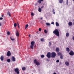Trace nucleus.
Segmentation results:
<instances>
[{
	"instance_id": "c85d7f7f",
	"label": "nucleus",
	"mask_w": 74,
	"mask_h": 74,
	"mask_svg": "<svg viewBox=\"0 0 74 74\" xmlns=\"http://www.w3.org/2000/svg\"><path fill=\"white\" fill-rule=\"evenodd\" d=\"M7 34L8 35H10V32H7Z\"/></svg>"
},
{
	"instance_id": "9b49d317",
	"label": "nucleus",
	"mask_w": 74,
	"mask_h": 74,
	"mask_svg": "<svg viewBox=\"0 0 74 74\" xmlns=\"http://www.w3.org/2000/svg\"><path fill=\"white\" fill-rule=\"evenodd\" d=\"M65 64L66 65V66H69L70 65V64H69V62L67 61H66L65 62Z\"/></svg>"
},
{
	"instance_id": "7ed1b4c3",
	"label": "nucleus",
	"mask_w": 74,
	"mask_h": 74,
	"mask_svg": "<svg viewBox=\"0 0 74 74\" xmlns=\"http://www.w3.org/2000/svg\"><path fill=\"white\" fill-rule=\"evenodd\" d=\"M35 44V42L34 41H32L31 42V45L30 46V47L31 49H33V47H34V44Z\"/></svg>"
},
{
	"instance_id": "72a5a7b5",
	"label": "nucleus",
	"mask_w": 74,
	"mask_h": 74,
	"mask_svg": "<svg viewBox=\"0 0 74 74\" xmlns=\"http://www.w3.org/2000/svg\"><path fill=\"white\" fill-rule=\"evenodd\" d=\"M49 46H51V42H49Z\"/></svg>"
},
{
	"instance_id": "20e7f679",
	"label": "nucleus",
	"mask_w": 74,
	"mask_h": 74,
	"mask_svg": "<svg viewBox=\"0 0 74 74\" xmlns=\"http://www.w3.org/2000/svg\"><path fill=\"white\" fill-rule=\"evenodd\" d=\"M34 62L35 64H36L37 66H39V65H40V63L38 62V61H37V60L36 59H35L34 60Z\"/></svg>"
},
{
	"instance_id": "4d7b16f0",
	"label": "nucleus",
	"mask_w": 74,
	"mask_h": 74,
	"mask_svg": "<svg viewBox=\"0 0 74 74\" xmlns=\"http://www.w3.org/2000/svg\"><path fill=\"white\" fill-rule=\"evenodd\" d=\"M47 60L48 61H49L48 60Z\"/></svg>"
},
{
	"instance_id": "aec40b11",
	"label": "nucleus",
	"mask_w": 74,
	"mask_h": 74,
	"mask_svg": "<svg viewBox=\"0 0 74 74\" xmlns=\"http://www.w3.org/2000/svg\"><path fill=\"white\" fill-rule=\"evenodd\" d=\"M66 37H69V33L67 32L66 34Z\"/></svg>"
},
{
	"instance_id": "c03bdc74",
	"label": "nucleus",
	"mask_w": 74,
	"mask_h": 74,
	"mask_svg": "<svg viewBox=\"0 0 74 74\" xmlns=\"http://www.w3.org/2000/svg\"><path fill=\"white\" fill-rule=\"evenodd\" d=\"M8 15H9V16H11V14H8Z\"/></svg>"
},
{
	"instance_id": "a19ab883",
	"label": "nucleus",
	"mask_w": 74,
	"mask_h": 74,
	"mask_svg": "<svg viewBox=\"0 0 74 74\" xmlns=\"http://www.w3.org/2000/svg\"><path fill=\"white\" fill-rule=\"evenodd\" d=\"M44 7V6H42V7H41V8L42 9Z\"/></svg>"
},
{
	"instance_id": "f03ea898",
	"label": "nucleus",
	"mask_w": 74,
	"mask_h": 74,
	"mask_svg": "<svg viewBox=\"0 0 74 74\" xmlns=\"http://www.w3.org/2000/svg\"><path fill=\"white\" fill-rule=\"evenodd\" d=\"M51 58H55L56 57V53L55 52H53L51 53Z\"/></svg>"
},
{
	"instance_id": "5fc2aeb1",
	"label": "nucleus",
	"mask_w": 74,
	"mask_h": 74,
	"mask_svg": "<svg viewBox=\"0 0 74 74\" xmlns=\"http://www.w3.org/2000/svg\"><path fill=\"white\" fill-rule=\"evenodd\" d=\"M1 26V23L0 22V26Z\"/></svg>"
},
{
	"instance_id": "f704fd0d",
	"label": "nucleus",
	"mask_w": 74,
	"mask_h": 74,
	"mask_svg": "<svg viewBox=\"0 0 74 74\" xmlns=\"http://www.w3.org/2000/svg\"><path fill=\"white\" fill-rule=\"evenodd\" d=\"M56 62L57 63H58V62H59V60H56Z\"/></svg>"
},
{
	"instance_id": "6e6d98bb",
	"label": "nucleus",
	"mask_w": 74,
	"mask_h": 74,
	"mask_svg": "<svg viewBox=\"0 0 74 74\" xmlns=\"http://www.w3.org/2000/svg\"><path fill=\"white\" fill-rule=\"evenodd\" d=\"M41 1H43L44 0H40Z\"/></svg>"
},
{
	"instance_id": "603ef678",
	"label": "nucleus",
	"mask_w": 74,
	"mask_h": 74,
	"mask_svg": "<svg viewBox=\"0 0 74 74\" xmlns=\"http://www.w3.org/2000/svg\"><path fill=\"white\" fill-rule=\"evenodd\" d=\"M42 19V17L40 18L41 20V19Z\"/></svg>"
},
{
	"instance_id": "412c9836",
	"label": "nucleus",
	"mask_w": 74,
	"mask_h": 74,
	"mask_svg": "<svg viewBox=\"0 0 74 74\" xmlns=\"http://www.w3.org/2000/svg\"><path fill=\"white\" fill-rule=\"evenodd\" d=\"M46 25L47 26H50L51 25V24H50V23H46Z\"/></svg>"
},
{
	"instance_id": "4468645a",
	"label": "nucleus",
	"mask_w": 74,
	"mask_h": 74,
	"mask_svg": "<svg viewBox=\"0 0 74 74\" xmlns=\"http://www.w3.org/2000/svg\"><path fill=\"white\" fill-rule=\"evenodd\" d=\"M73 24V23L71 22H69L68 24L69 26H71Z\"/></svg>"
},
{
	"instance_id": "864d4df0",
	"label": "nucleus",
	"mask_w": 74,
	"mask_h": 74,
	"mask_svg": "<svg viewBox=\"0 0 74 74\" xmlns=\"http://www.w3.org/2000/svg\"><path fill=\"white\" fill-rule=\"evenodd\" d=\"M18 28H19V25H18Z\"/></svg>"
},
{
	"instance_id": "39448f33",
	"label": "nucleus",
	"mask_w": 74,
	"mask_h": 74,
	"mask_svg": "<svg viewBox=\"0 0 74 74\" xmlns=\"http://www.w3.org/2000/svg\"><path fill=\"white\" fill-rule=\"evenodd\" d=\"M51 53L50 52H49L47 53V55H46L47 57L48 58H50L51 57Z\"/></svg>"
},
{
	"instance_id": "a211bd4d",
	"label": "nucleus",
	"mask_w": 74,
	"mask_h": 74,
	"mask_svg": "<svg viewBox=\"0 0 74 74\" xmlns=\"http://www.w3.org/2000/svg\"><path fill=\"white\" fill-rule=\"evenodd\" d=\"M56 26H59V23L58 22H56Z\"/></svg>"
},
{
	"instance_id": "09e8293b",
	"label": "nucleus",
	"mask_w": 74,
	"mask_h": 74,
	"mask_svg": "<svg viewBox=\"0 0 74 74\" xmlns=\"http://www.w3.org/2000/svg\"><path fill=\"white\" fill-rule=\"evenodd\" d=\"M53 74H56V73L55 72V73H54Z\"/></svg>"
},
{
	"instance_id": "e433bc0d",
	"label": "nucleus",
	"mask_w": 74,
	"mask_h": 74,
	"mask_svg": "<svg viewBox=\"0 0 74 74\" xmlns=\"http://www.w3.org/2000/svg\"><path fill=\"white\" fill-rule=\"evenodd\" d=\"M60 58L61 59H63V56H61L60 57Z\"/></svg>"
},
{
	"instance_id": "8fccbe9b",
	"label": "nucleus",
	"mask_w": 74,
	"mask_h": 74,
	"mask_svg": "<svg viewBox=\"0 0 74 74\" xmlns=\"http://www.w3.org/2000/svg\"><path fill=\"white\" fill-rule=\"evenodd\" d=\"M29 37H30V34L29 35Z\"/></svg>"
},
{
	"instance_id": "2f4dec72",
	"label": "nucleus",
	"mask_w": 74,
	"mask_h": 74,
	"mask_svg": "<svg viewBox=\"0 0 74 74\" xmlns=\"http://www.w3.org/2000/svg\"><path fill=\"white\" fill-rule=\"evenodd\" d=\"M41 58H44V55H42L41 56Z\"/></svg>"
},
{
	"instance_id": "f8f14e48",
	"label": "nucleus",
	"mask_w": 74,
	"mask_h": 74,
	"mask_svg": "<svg viewBox=\"0 0 74 74\" xmlns=\"http://www.w3.org/2000/svg\"><path fill=\"white\" fill-rule=\"evenodd\" d=\"M12 59V61H13L14 62L15 61V57H14L13 56Z\"/></svg>"
},
{
	"instance_id": "0eeeda50",
	"label": "nucleus",
	"mask_w": 74,
	"mask_h": 74,
	"mask_svg": "<svg viewBox=\"0 0 74 74\" xmlns=\"http://www.w3.org/2000/svg\"><path fill=\"white\" fill-rule=\"evenodd\" d=\"M69 54L70 56H73L74 55V53L73 51H70V52L69 53Z\"/></svg>"
},
{
	"instance_id": "de8ad7c7",
	"label": "nucleus",
	"mask_w": 74,
	"mask_h": 74,
	"mask_svg": "<svg viewBox=\"0 0 74 74\" xmlns=\"http://www.w3.org/2000/svg\"><path fill=\"white\" fill-rule=\"evenodd\" d=\"M53 12H54V11H55V10L53 9Z\"/></svg>"
},
{
	"instance_id": "2eb2a0df",
	"label": "nucleus",
	"mask_w": 74,
	"mask_h": 74,
	"mask_svg": "<svg viewBox=\"0 0 74 74\" xmlns=\"http://www.w3.org/2000/svg\"><path fill=\"white\" fill-rule=\"evenodd\" d=\"M56 52H59V49L58 48H56Z\"/></svg>"
},
{
	"instance_id": "6e6552de",
	"label": "nucleus",
	"mask_w": 74,
	"mask_h": 74,
	"mask_svg": "<svg viewBox=\"0 0 74 74\" xmlns=\"http://www.w3.org/2000/svg\"><path fill=\"white\" fill-rule=\"evenodd\" d=\"M7 55L8 56H10L11 55V53L10 52V51H8L7 53Z\"/></svg>"
},
{
	"instance_id": "c756f323",
	"label": "nucleus",
	"mask_w": 74,
	"mask_h": 74,
	"mask_svg": "<svg viewBox=\"0 0 74 74\" xmlns=\"http://www.w3.org/2000/svg\"><path fill=\"white\" fill-rule=\"evenodd\" d=\"M66 4L67 5H68V4H69V1H68V0H66Z\"/></svg>"
},
{
	"instance_id": "423d86ee",
	"label": "nucleus",
	"mask_w": 74,
	"mask_h": 74,
	"mask_svg": "<svg viewBox=\"0 0 74 74\" xmlns=\"http://www.w3.org/2000/svg\"><path fill=\"white\" fill-rule=\"evenodd\" d=\"M14 71L17 74H19V69L18 68H16L14 70Z\"/></svg>"
},
{
	"instance_id": "4c0bfd02",
	"label": "nucleus",
	"mask_w": 74,
	"mask_h": 74,
	"mask_svg": "<svg viewBox=\"0 0 74 74\" xmlns=\"http://www.w3.org/2000/svg\"><path fill=\"white\" fill-rule=\"evenodd\" d=\"M3 18L2 17H0V20H2L3 19Z\"/></svg>"
},
{
	"instance_id": "7c9ffc66",
	"label": "nucleus",
	"mask_w": 74,
	"mask_h": 74,
	"mask_svg": "<svg viewBox=\"0 0 74 74\" xmlns=\"http://www.w3.org/2000/svg\"><path fill=\"white\" fill-rule=\"evenodd\" d=\"M10 38L11 40H12V41H14V40H15V39H12L11 37H10Z\"/></svg>"
},
{
	"instance_id": "3c124183",
	"label": "nucleus",
	"mask_w": 74,
	"mask_h": 74,
	"mask_svg": "<svg viewBox=\"0 0 74 74\" xmlns=\"http://www.w3.org/2000/svg\"><path fill=\"white\" fill-rule=\"evenodd\" d=\"M59 64H59L60 65L61 64V62H60V63H59Z\"/></svg>"
},
{
	"instance_id": "dca6fc26",
	"label": "nucleus",
	"mask_w": 74,
	"mask_h": 74,
	"mask_svg": "<svg viewBox=\"0 0 74 74\" xmlns=\"http://www.w3.org/2000/svg\"><path fill=\"white\" fill-rule=\"evenodd\" d=\"M22 70L23 71H25V70H26V68L25 67H23L22 68Z\"/></svg>"
},
{
	"instance_id": "ddd939ff",
	"label": "nucleus",
	"mask_w": 74,
	"mask_h": 74,
	"mask_svg": "<svg viewBox=\"0 0 74 74\" xmlns=\"http://www.w3.org/2000/svg\"><path fill=\"white\" fill-rule=\"evenodd\" d=\"M66 51L68 52H70V49L68 47H67L66 48Z\"/></svg>"
},
{
	"instance_id": "cd10ccee",
	"label": "nucleus",
	"mask_w": 74,
	"mask_h": 74,
	"mask_svg": "<svg viewBox=\"0 0 74 74\" xmlns=\"http://www.w3.org/2000/svg\"><path fill=\"white\" fill-rule=\"evenodd\" d=\"M16 26H17V24H16V23H15L14 24V26L15 27H16Z\"/></svg>"
},
{
	"instance_id": "a18cd8bd",
	"label": "nucleus",
	"mask_w": 74,
	"mask_h": 74,
	"mask_svg": "<svg viewBox=\"0 0 74 74\" xmlns=\"http://www.w3.org/2000/svg\"><path fill=\"white\" fill-rule=\"evenodd\" d=\"M73 40H74V36H73Z\"/></svg>"
},
{
	"instance_id": "a878e982",
	"label": "nucleus",
	"mask_w": 74,
	"mask_h": 74,
	"mask_svg": "<svg viewBox=\"0 0 74 74\" xmlns=\"http://www.w3.org/2000/svg\"><path fill=\"white\" fill-rule=\"evenodd\" d=\"M44 32L45 33H47V30L46 29H45L44 30Z\"/></svg>"
},
{
	"instance_id": "5701e85b",
	"label": "nucleus",
	"mask_w": 74,
	"mask_h": 74,
	"mask_svg": "<svg viewBox=\"0 0 74 74\" xmlns=\"http://www.w3.org/2000/svg\"><path fill=\"white\" fill-rule=\"evenodd\" d=\"M59 3H62L63 2V0H59Z\"/></svg>"
},
{
	"instance_id": "b1692460",
	"label": "nucleus",
	"mask_w": 74,
	"mask_h": 74,
	"mask_svg": "<svg viewBox=\"0 0 74 74\" xmlns=\"http://www.w3.org/2000/svg\"><path fill=\"white\" fill-rule=\"evenodd\" d=\"M58 56H60L61 55V53L60 52H59L57 53Z\"/></svg>"
},
{
	"instance_id": "473e14b6",
	"label": "nucleus",
	"mask_w": 74,
	"mask_h": 74,
	"mask_svg": "<svg viewBox=\"0 0 74 74\" xmlns=\"http://www.w3.org/2000/svg\"><path fill=\"white\" fill-rule=\"evenodd\" d=\"M31 15L32 16H34V14L32 12L31 13Z\"/></svg>"
},
{
	"instance_id": "4be33fe9",
	"label": "nucleus",
	"mask_w": 74,
	"mask_h": 74,
	"mask_svg": "<svg viewBox=\"0 0 74 74\" xmlns=\"http://www.w3.org/2000/svg\"><path fill=\"white\" fill-rule=\"evenodd\" d=\"M7 62H10V61H11V60H10V59H8L7 60Z\"/></svg>"
},
{
	"instance_id": "c9c22d12",
	"label": "nucleus",
	"mask_w": 74,
	"mask_h": 74,
	"mask_svg": "<svg viewBox=\"0 0 74 74\" xmlns=\"http://www.w3.org/2000/svg\"><path fill=\"white\" fill-rule=\"evenodd\" d=\"M41 31V28H40L39 29V32H40V31Z\"/></svg>"
},
{
	"instance_id": "1a4fd4ad",
	"label": "nucleus",
	"mask_w": 74,
	"mask_h": 74,
	"mask_svg": "<svg viewBox=\"0 0 74 74\" xmlns=\"http://www.w3.org/2000/svg\"><path fill=\"white\" fill-rule=\"evenodd\" d=\"M0 59L1 61H3L4 60V56H1Z\"/></svg>"
},
{
	"instance_id": "37998d69",
	"label": "nucleus",
	"mask_w": 74,
	"mask_h": 74,
	"mask_svg": "<svg viewBox=\"0 0 74 74\" xmlns=\"http://www.w3.org/2000/svg\"><path fill=\"white\" fill-rule=\"evenodd\" d=\"M3 16H4V14H3L1 15L2 17H3Z\"/></svg>"
},
{
	"instance_id": "393cba45",
	"label": "nucleus",
	"mask_w": 74,
	"mask_h": 74,
	"mask_svg": "<svg viewBox=\"0 0 74 74\" xmlns=\"http://www.w3.org/2000/svg\"><path fill=\"white\" fill-rule=\"evenodd\" d=\"M28 27V24H27L26 26H25V29H26Z\"/></svg>"
},
{
	"instance_id": "bb28decb",
	"label": "nucleus",
	"mask_w": 74,
	"mask_h": 74,
	"mask_svg": "<svg viewBox=\"0 0 74 74\" xmlns=\"http://www.w3.org/2000/svg\"><path fill=\"white\" fill-rule=\"evenodd\" d=\"M38 3L39 4H41V1L40 0H38Z\"/></svg>"
},
{
	"instance_id": "f3484780",
	"label": "nucleus",
	"mask_w": 74,
	"mask_h": 74,
	"mask_svg": "<svg viewBox=\"0 0 74 74\" xmlns=\"http://www.w3.org/2000/svg\"><path fill=\"white\" fill-rule=\"evenodd\" d=\"M41 41H42V42H43L45 41V39L44 38H42L40 39Z\"/></svg>"
},
{
	"instance_id": "f257e3e1",
	"label": "nucleus",
	"mask_w": 74,
	"mask_h": 74,
	"mask_svg": "<svg viewBox=\"0 0 74 74\" xmlns=\"http://www.w3.org/2000/svg\"><path fill=\"white\" fill-rule=\"evenodd\" d=\"M53 34H55L56 36H59V31L57 29H56L53 32Z\"/></svg>"
},
{
	"instance_id": "9d476101",
	"label": "nucleus",
	"mask_w": 74,
	"mask_h": 74,
	"mask_svg": "<svg viewBox=\"0 0 74 74\" xmlns=\"http://www.w3.org/2000/svg\"><path fill=\"white\" fill-rule=\"evenodd\" d=\"M16 36H17V37H19V34L18 31L16 32Z\"/></svg>"
},
{
	"instance_id": "ea45409f",
	"label": "nucleus",
	"mask_w": 74,
	"mask_h": 74,
	"mask_svg": "<svg viewBox=\"0 0 74 74\" xmlns=\"http://www.w3.org/2000/svg\"><path fill=\"white\" fill-rule=\"evenodd\" d=\"M51 24H53V25H54V22H53L51 23Z\"/></svg>"
},
{
	"instance_id": "58836bf2",
	"label": "nucleus",
	"mask_w": 74,
	"mask_h": 74,
	"mask_svg": "<svg viewBox=\"0 0 74 74\" xmlns=\"http://www.w3.org/2000/svg\"><path fill=\"white\" fill-rule=\"evenodd\" d=\"M10 14V13L9 12V11H8L7 13V14Z\"/></svg>"
},
{
	"instance_id": "79ce46f5",
	"label": "nucleus",
	"mask_w": 74,
	"mask_h": 74,
	"mask_svg": "<svg viewBox=\"0 0 74 74\" xmlns=\"http://www.w3.org/2000/svg\"><path fill=\"white\" fill-rule=\"evenodd\" d=\"M17 26H19V23H17Z\"/></svg>"
},
{
	"instance_id": "6ab92c4d",
	"label": "nucleus",
	"mask_w": 74,
	"mask_h": 74,
	"mask_svg": "<svg viewBox=\"0 0 74 74\" xmlns=\"http://www.w3.org/2000/svg\"><path fill=\"white\" fill-rule=\"evenodd\" d=\"M42 10H41V8H38V11L39 12H41Z\"/></svg>"
},
{
	"instance_id": "13d9d810",
	"label": "nucleus",
	"mask_w": 74,
	"mask_h": 74,
	"mask_svg": "<svg viewBox=\"0 0 74 74\" xmlns=\"http://www.w3.org/2000/svg\"><path fill=\"white\" fill-rule=\"evenodd\" d=\"M72 0L74 1V0Z\"/></svg>"
},
{
	"instance_id": "49530a36",
	"label": "nucleus",
	"mask_w": 74,
	"mask_h": 74,
	"mask_svg": "<svg viewBox=\"0 0 74 74\" xmlns=\"http://www.w3.org/2000/svg\"><path fill=\"white\" fill-rule=\"evenodd\" d=\"M53 14H55V12H53Z\"/></svg>"
}]
</instances>
